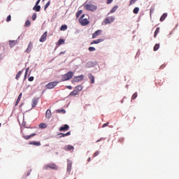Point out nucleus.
<instances>
[{"instance_id": "nucleus-23", "label": "nucleus", "mask_w": 179, "mask_h": 179, "mask_svg": "<svg viewBox=\"0 0 179 179\" xmlns=\"http://www.w3.org/2000/svg\"><path fill=\"white\" fill-rule=\"evenodd\" d=\"M41 9V6H38V5H36V6L34 7L33 10H36V12H40Z\"/></svg>"}, {"instance_id": "nucleus-52", "label": "nucleus", "mask_w": 179, "mask_h": 179, "mask_svg": "<svg viewBox=\"0 0 179 179\" xmlns=\"http://www.w3.org/2000/svg\"><path fill=\"white\" fill-rule=\"evenodd\" d=\"M19 101H18V100L17 99V101H16V102H15V106H17V104H19Z\"/></svg>"}, {"instance_id": "nucleus-51", "label": "nucleus", "mask_w": 179, "mask_h": 179, "mask_svg": "<svg viewBox=\"0 0 179 179\" xmlns=\"http://www.w3.org/2000/svg\"><path fill=\"white\" fill-rule=\"evenodd\" d=\"M41 0H38L37 1H36V5L37 6H38V3H40V1H41Z\"/></svg>"}, {"instance_id": "nucleus-5", "label": "nucleus", "mask_w": 179, "mask_h": 179, "mask_svg": "<svg viewBox=\"0 0 179 179\" xmlns=\"http://www.w3.org/2000/svg\"><path fill=\"white\" fill-rule=\"evenodd\" d=\"M59 83V82L58 81L51 82L46 85V87L47 89H54L55 86H57V85H58Z\"/></svg>"}, {"instance_id": "nucleus-17", "label": "nucleus", "mask_w": 179, "mask_h": 179, "mask_svg": "<svg viewBox=\"0 0 179 179\" xmlns=\"http://www.w3.org/2000/svg\"><path fill=\"white\" fill-rule=\"evenodd\" d=\"M10 47V48H13V47H15L16 44H17V41H9Z\"/></svg>"}, {"instance_id": "nucleus-44", "label": "nucleus", "mask_w": 179, "mask_h": 179, "mask_svg": "<svg viewBox=\"0 0 179 179\" xmlns=\"http://www.w3.org/2000/svg\"><path fill=\"white\" fill-rule=\"evenodd\" d=\"M20 99H22V92L19 94L17 100H18V101H20Z\"/></svg>"}, {"instance_id": "nucleus-19", "label": "nucleus", "mask_w": 179, "mask_h": 179, "mask_svg": "<svg viewBox=\"0 0 179 179\" xmlns=\"http://www.w3.org/2000/svg\"><path fill=\"white\" fill-rule=\"evenodd\" d=\"M88 78L89 79L91 80V83H94V76L93 75H92V73H90L88 75Z\"/></svg>"}, {"instance_id": "nucleus-45", "label": "nucleus", "mask_w": 179, "mask_h": 179, "mask_svg": "<svg viewBox=\"0 0 179 179\" xmlns=\"http://www.w3.org/2000/svg\"><path fill=\"white\" fill-rule=\"evenodd\" d=\"M27 72H29V68H27L26 69V71H25V75H24V78L26 79L27 76Z\"/></svg>"}, {"instance_id": "nucleus-6", "label": "nucleus", "mask_w": 179, "mask_h": 179, "mask_svg": "<svg viewBox=\"0 0 179 179\" xmlns=\"http://www.w3.org/2000/svg\"><path fill=\"white\" fill-rule=\"evenodd\" d=\"M84 78H85V76H83V75H81L79 76L74 77L73 80V82H80V80H83Z\"/></svg>"}, {"instance_id": "nucleus-47", "label": "nucleus", "mask_w": 179, "mask_h": 179, "mask_svg": "<svg viewBox=\"0 0 179 179\" xmlns=\"http://www.w3.org/2000/svg\"><path fill=\"white\" fill-rule=\"evenodd\" d=\"M108 124H110V122H107V123L103 124L102 127L106 128V127L108 126Z\"/></svg>"}, {"instance_id": "nucleus-33", "label": "nucleus", "mask_w": 179, "mask_h": 179, "mask_svg": "<svg viewBox=\"0 0 179 179\" xmlns=\"http://www.w3.org/2000/svg\"><path fill=\"white\" fill-rule=\"evenodd\" d=\"M134 13L135 15H138V13H139V8L138 7H136L134 10H133Z\"/></svg>"}, {"instance_id": "nucleus-21", "label": "nucleus", "mask_w": 179, "mask_h": 179, "mask_svg": "<svg viewBox=\"0 0 179 179\" xmlns=\"http://www.w3.org/2000/svg\"><path fill=\"white\" fill-rule=\"evenodd\" d=\"M104 40H103V39H96V40L92 41L91 44H99V43H101Z\"/></svg>"}, {"instance_id": "nucleus-14", "label": "nucleus", "mask_w": 179, "mask_h": 179, "mask_svg": "<svg viewBox=\"0 0 179 179\" xmlns=\"http://www.w3.org/2000/svg\"><path fill=\"white\" fill-rule=\"evenodd\" d=\"M32 48H33V43L31 42H29L28 47L25 50V52H30Z\"/></svg>"}, {"instance_id": "nucleus-22", "label": "nucleus", "mask_w": 179, "mask_h": 179, "mask_svg": "<svg viewBox=\"0 0 179 179\" xmlns=\"http://www.w3.org/2000/svg\"><path fill=\"white\" fill-rule=\"evenodd\" d=\"M83 87L82 85H78L75 87V90L79 93V92H82Z\"/></svg>"}, {"instance_id": "nucleus-54", "label": "nucleus", "mask_w": 179, "mask_h": 179, "mask_svg": "<svg viewBox=\"0 0 179 179\" xmlns=\"http://www.w3.org/2000/svg\"><path fill=\"white\" fill-rule=\"evenodd\" d=\"M161 69H163V68H164V65H162V66H161Z\"/></svg>"}, {"instance_id": "nucleus-39", "label": "nucleus", "mask_w": 179, "mask_h": 179, "mask_svg": "<svg viewBox=\"0 0 179 179\" xmlns=\"http://www.w3.org/2000/svg\"><path fill=\"white\" fill-rule=\"evenodd\" d=\"M89 51L90 52H93V51H96V48H93V47H90L88 48Z\"/></svg>"}, {"instance_id": "nucleus-58", "label": "nucleus", "mask_w": 179, "mask_h": 179, "mask_svg": "<svg viewBox=\"0 0 179 179\" xmlns=\"http://www.w3.org/2000/svg\"><path fill=\"white\" fill-rule=\"evenodd\" d=\"M150 13H152V10H150Z\"/></svg>"}, {"instance_id": "nucleus-53", "label": "nucleus", "mask_w": 179, "mask_h": 179, "mask_svg": "<svg viewBox=\"0 0 179 179\" xmlns=\"http://www.w3.org/2000/svg\"><path fill=\"white\" fill-rule=\"evenodd\" d=\"M62 54H65V52H61L59 53V55H62Z\"/></svg>"}, {"instance_id": "nucleus-9", "label": "nucleus", "mask_w": 179, "mask_h": 179, "mask_svg": "<svg viewBox=\"0 0 179 179\" xmlns=\"http://www.w3.org/2000/svg\"><path fill=\"white\" fill-rule=\"evenodd\" d=\"M45 40H47V31H45L41 37L39 41L41 43H44V41H45Z\"/></svg>"}, {"instance_id": "nucleus-56", "label": "nucleus", "mask_w": 179, "mask_h": 179, "mask_svg": "<svg viewBox=\"0 0 179 179\" xmlns=\"http://www.w3.org/2000/svg\"><path fill=\"white\" fill-rule=\"evenodd\" d=\"M90 160H91V158L89 157L88 159H87V162H90Z\"/></svg>"}, {"instance_id": "nucleus-41", "label": "nucleus", "mask_w": 179, "mask_h": 179, "mask_svg": "<svg viewBox=\"0 0 179 179\" xmlns=\"http://www.w3.org/2000/svg\"><path fill=\"white\" fill-rule=\"evenodd\" d=\"M28 80H29V82H33V80H34V77H33V76L29 77Z\"/></svg>"}, {"instance_id": "nucleus-61", "label": "nucleus", "mask_w": 179, "mask_h": 179, "mask_svg": "<svg viewBox=\"0 0 179 179\" xmlns=\"http://www.w3.org/2000/svg\"><path fill=\"white\" fill-rule=\"evenodd\" d=\"M75 179H76V178H75Z\"/></svg>"}, {"instance_id": "nucleus-40", "label": "nucleus", "mask_w": 179, "mask_h": 179, "mask_svg": "<svg viewBox=\"0 0 179 179\" xmlns=\"http://www.w3.org/2000/svg\"><path fill=\"white\" fill-rule=\"evenodd\" d=\"M99 153L100 152L99 151L95 152L93 155V157H96V156H99Z\"/></svg>"}, {"instance_id": "nucleus-55", "label": "nucleus", "mask_w": 179, "mask_h": 179, "mask_svg": "<svg viewBox=\"0 0 179 179\" xmlns=\"http://www.w3.org/2000/svg\"><path fill=\"white\" fill-rule=\"evenodd\" d=\"M100 141H101V138H100L99 140H97L96 143L100 142Z\"/></svg>"}, {"instance_id": "nucleus-3", "label": "nucleus", "mask_w": 179, "mask_h": 179, "mask_svg": "<svg viewBox=\"0 0 179 179\" xmlns=\"http://www.w3.org/2000/svg\"><path fill=\"white\" fill-rule=\"evenodd\" d=\"M79 23L81 26H87L90 23L87 18H85V14L82 15L81 17L79 18Z\"/></svg>"}, {"instance_id": "nucleus-1", "label": "nucleus", "mask_w": 179, "mask_h": 179, "mask_svg": "<svg viewBox=\"0 0 179 179\" xmlns=\"http://www.w3.org/2000/svg\"><path fill=\"white\" fill-rule=\"evenodd\" d=\"M43 170H58V165L54 163L46 164L43 166Z\"/></svg>"}, {"instance_id": "nucleus-7", "label": "nucleus", "mask_w": 179, "mask_h": 179, "mask_svg": "<svg viewBox=\"0 0 179 179\" xmlns=\"http://www.w3.org/2000/svg\"><path fill=\"white\" fill-rule=\"evenodd\" d=\"M59 131H63V132H65V131H69V125L68 124H64V126L61 127L59 128Z\"/></svg>"}, {"instance_id": "nucleus-25", "label": "nucleus", "mask_w": 179, "mask_h": 179, "mask_svg": "<svg viewBox=\"0 0 179 179\" xmlns=\"http://www.w3.org/2000/svg\"><path fill=\"white\" fill-rule=\"evenodd\" d=\"M159 31H160V28L157 27L154 34L155 38H156V37L157 36V34H159Z\"/></svg>"}, {"instance_id": "nucleus-42", "label": "nucleus", "mask_w": 179, "mask_h": 179, "mask_svg": "<svg viewBox=\"0 0 179 179\" xmlns=\"http://www.w3.org/2000/svg\"><path fill=\"white\" fill-rule=\"evenodd\" d=\"M11 19H12V17L10 15H8L7 17L6 22H10Z\"/></svg>"}, {"instance_id": "nucleus-37", "label": "nucleus", "mask_w": 179, "mask_h": 179, "mask_svg": "<svg viewBox=\"0 0 179 179\" xmlns=\"http://www.w3.org/2000/svg\"><path fill=\"white\" fill-rule=\"evenodd\" d=\"M30 24H31V23L30 22L29 20H27L26 22H25V26L27 27H30Z\"/></svg>"}, {"instance_id": "nucleus-38", "label": "nucleus", "mask_w": 179, "mask_h": 179, "mask_svg": "<svg viewBox=\"0 0 179 179\" xmlns=\"http://www.w3.org/2000/svg\"><path fill=\"white\" fill-rule=\"evenodd\" d=\"M36 19H37V14L34 13L32 15V20H36Z\"/></svg>"}, {"instance_id": "nucleus-46", "label": "nucleus", "mask_w": 179, "mask_h": 179, "mask_svg": "<svg viewBox=\"0 0 179 179\" xmlns=\"http://www.w3.org/2000/svg\"><path fill=\"white\" fill-rule=\"evenodd\" d=\"M59 113H63V114H65L66 111L65 109H62V110H57Z\"/></svg>"}, {"instance_id": "nucleus-43", "label": "nucleus", "mask_w": 179, "mask_h": 179, "mask_svg": "<svg viewBox=\"0 0 179 179\" xmlns=\"http://www.w3.org/2000/svg\"><path fill=\"white\" fill-rule=\"evenodd\" d=\"M115 20V18H114V17H110V18H109V21L110 22V23H113V22Z\"/></svg>"}, {"instance_id": "nucleus-2", "label": "nucleus", "mask_w": 179, "mask_h": 179, "mask_svg": "<svg viewBox=\"0 0 179 179\" xmlns=\"http://www.w3.org/2000/svg\"><path fill=\"white\" fill-rule=\"evenodd\" d=\"M83 6L85 10H90L91 12H94V10H97V6L93 4L85 3Z\"/></svg>"}, {"instance_id": "nucleus-29", "label": "nucleus", "mask_w": 179, "mask_h": 179, "mask_svg": "<svg viewBox=\"0 0 179 179\" xmlns=\"http://www.w3.org/2000/svg\"><path fill=\"white\" fill-rule=\"evenodd\" d=\"M82 13H83V10H78L76 14V17L77 18L79 17V16H80V15H82Z\"/></svg>"}, {"instance_id": "nucleus-18", "label": "nucleus", "mask_w": 179, "mask_h": 179, "mask_svg": "<svg viewBox=\"0 0 179 179\" xmlns=\"http://www.w3.org/2000/svg\"><path fill=\"white\" fill-rule=\"evenodd\" d=\"M38 103V101L37 99H34L32 100V108H34L37 106V103Z\"/></svg>"}, {"instance_id": "nucleus-57", "label": "nucleus", "mask_w": 179, "mask_h": 179, "mask_svg": "<svg viewBox=\"0 0 179 179\" xmlns=\"http://www.w3.org/2000/svg\"><path fill=\"white\" fill-rule=\"evenodd\" d=\"M1 125H2V124L0 123V127H1Z\"/></svg>"}, {"instance_id": "nucleus-35", "label": "nucleus", "mask_w": 179, "mask_h": 179, "mask_svg": "<svg viewBox=\"0 0 179 179\" xmlns=\"http://www.w3.org/2000/svg\"><path fill=\"white\" fill-rule=\"evenodd\" d=\"M138 97V93L135 92L132 96H131V100H135Z\"/></svg>"}, {"instance_id": "nucleus-8", "label": "nucleus", "mask_w": 179, "mask_h": 179, "mask_svg": "<svg viewBox=\"0 0 179 179\" xmlns=\"http://www.w3.org/2000/svg\"><path fill=\"white\" fill-rule=\"evenodd\" d=\"M36 135H37L36 134H31L29 136H26V135L23 134L22 138L24 139H25L26 141H29V139L33 138V136H36Z\"/></svg>"}, {"instance_id": "nucleus-16", "label": "nucleus", "mask_w": 179, "mask_h": 179, "mask_svg": "<svg viewBox=\"0 0 179 179\" xmlns=\"http://www.w3.org/2000/svg\"><path fill=\"white\" fill-rule=\"evenodd\" d=\"M29 145H33L34 146H41V143L40 141H31Z\"/></svg>"}, {"instance_id": "nucleus-60", "label": "nucleus", "mask_w": 179, "mask_h": 179, "mask_svg": "<svg viewBox=\"0 0 179 179\" xmlns=\"http://www.w3.org/2000/svg\"><path fill=\"white\" fill-rule=\"evenodd\" d=\"M178 40H179V36L178 37Z\"/></svg>"}, {"instance_id": "nucleus-10", "label": "nucleus", "mask_w": 179, "mask_h": 179, "mask_svg": "<svg viewBox=\"0 0 179 179\" xmlns=\"http://www.w3.org/2000/svg\"><path fill=\"white\" fill-rule=\"evenodd\" d=\"M52 115V113H51V110L48 109L46 113H45V117L50 120Z\"/></svg>"}, {"instance_id": "nucleus-12", "label": "nucleus", "mask_w": 179, "mask_h": 179, "mask_svg": "<svg viewBox=\"0 0 179 179\" xmlns=\"http://www.w3.org/2000/svg\"><path fill=\"white\" fill-rule=\"evenodd\" d=\"M100 34H101V30H97L92 34V38H96Z\"/></svg>"}, {"instance_id": "nucleus-26", "label": "nucleus", "mask_w": 179, "mask_h": 179, "mask_svg": "<svg viewBox=\"0 0 179 179\" xmlns=\"http://www.w3.org/2000/svg\"><path fill=\"white\" fill-rule=\"evenodd\" d=\"M167 17V13H164L160 17V22H164V20Z\"/></svg>"}, {"instance_id": "nucleus-24", "label": "nucleus", "mask_w": 179, "mask_h": 179, "mask_svg": "<svg viewBox=\"0 0 179 179\" xmlns=\"http://www.w3.org/2000/svg\"><path fill=\"white\" fill-rule=\"evenodd\" d=\"M67 29H68V26L66 24H63L60 27L61 31H65V30H66Z\"/></svg>"}, {"instance_id": "nucleus-30", "label": "nucleus", "mask_w": 179, "mask_h": 179, "mask_svg": "<svg viewBox=\"0 0 179 179\" xmlns=\"http://www.w3.org/2000/svg\"><path fill=\"white\" fill-rule=\"evenodd\" d=\"M21 76H22V71H19V72L17 73L16 76H15V79H16L17 80H19V78H20Z\"/></svg>"}, {"instance_id": "nucleus-31", "label": "nucleus", "mask_w": 179, "mask_h": 179, "mask_svg": "<svg viewBox=\"0 0 179 179\" xmlns=\"http://www.w3.org/2000/svg\"><path fill=\"white\" fill-rule=\"evenodd\" d=\"M159 48H160V44L157 43V44L154 46V51H157V50H159Z\"/></svg>"}, {"instance_id": "nucleus-20", "label": "nucleus", "mask_w": 179, "mask_h": 179, "mask_svg": "<svg viewBox=\"0 0 179 179\" xmlns=\"http://www.w3.org/2000/svg\"><path fill=\"white\" fill-rule=\"evenodd\" d=\"M78 94H79V92H78V90H73V92H71L70 94H69V96H78Z\"/></svg>"}, {"instance_id": "nucleus-49", "label": "nucleus", "mask_w": 179, "mask_h": 179, "mask_svg": "<svg viewBox=\"0 0 179 179\" xmlns=\"http://www.w3.org/2000/svg\"><path fill=\"white\" fill-rule=\"evenodd\" d=\"M113 0H108V1H107L108 5L110 4V3H111L113 2Z\"/></svg>"}, {"instance_id": "nucleus-4", "label": "nucleus", "mask_w": 179, "mask_h": 179, "mask_svg": "<svg viewBox=\"0 0 179 179\" xmlns=\"http://www.w3.org/2000/svg\"><path fill=\"white\" fill-rule=\"evenodd\" d=\"M73 78V72L69 71L67 73L62 76V80L65 82V80H71Z\"/></svg>"}, {"instance_id": "nucleus-36", "label": "nucleus", "mask_w": 179, "mask_h": 179, "mask_svg": "<svg viewBox=\"0 0 179 179\" xmlns=\"http://www.w3.org/2000/svg\"><path fill=\"white\" fill-rule=\"evenodd\" d=\"M51 4V1H48V3L45 4V7H44V10H45V9H47V8H48L50 6V5Z\"/></svg>"}, {"instance_id": "nucleus-11", "label": "nucleus", "mask_w": 179, "mask_h": 179, "mask_svg": "<svg viewBox=\"0 0 179 179\" xmlns=\"http://www.w3.org/2000/svg\"><path fill=\"white\" fill-rule=\"evenodd\" d=\"M72 170V162L69 161L67 164V173H71Z\"/></svg>"}, {"instance_id": "nucleus-48", "label": "nucleus", "mask_w": 179, "mask_h": 179, "mask_svg": "<svg viewBox=\"0 0 179 179\" xmlns=\"http://www.w3.org/2000/svg\"><path fill=\"white\" fill-rule=\"evenodd\" d=\"M135 0H131L130 1V5H134V3H135Z\"/></svg>"}, {"instance_id": "nucleus-32", "label": "nucleus", "mask_w": 179, "mask_h": 179, "mask_svg": "<svg viewBox=\"0 0 179 179\" xmlns=\"http://www.w3.org/2000/svg\"><path fill=\"white\" fill-rule=\"evenodd\" d=\"M117 9H118V6H114V7L111 9L110 13H114V12H115V10H117Z\"/></svg>"}, {"instance_id": "nucleus-13", "label": "nucleus", "mask_w": 179, "mask_h": 179, "mask_svg": "<svg viewBox=\"0 0 179 179\" xmlns=\"http://www.w3.org/2000/svg\"><path fill=\"white\" fill-rule=\"evenodd\" d=\"M69 135H71V131H69V132H67V133H66V134L59 133V134H58V136H59V138H64V137H65V136H69Z\"/></svg>"}, {"instance_id": "nucleus-28", "label": "nucleus", "mask_w": 179, "mask_h": 179, "mask_svg": "<svg viewBox=\"0 0 179 179\" xmlns=\"http://www.w3.org/2000/svg\"><path fill=\"white\" fill-rule=\"evenodd\" d=\"M39 128H41V129H44V128H47V124L45 123H41L39 124Z\"/></svg>"}, {"instance_id": "nucleus-50", "label": "nucleus", "mask_w": 179, "mask_h": 179, "mask_svg": "<svg viewBox=\"0 0 179 179\" xmlns=\"http://www.w3.org/2000/svg\"><path fill=\"white\" fill-rule=\"evenodd\" d=\"M67 89H69V90H72V86L71 85H68L66 86Z\"/></svg>"}, {"instance_id": "nucleus-59", "label": "nucleus", "mask_w": 179, "mask_h": 179, "mask_svg": "<svg viewBox=\"0 0 179 179\" xmlns=\"http://www.w3.org/2000/svg\"><path fill=\"white\" fill-rule=\"evenodd\" d=\"M136 1H138V0H134V1H136Z\"/></svg>"}, {"instance_id": "nucleus-34", "label": "nucleus", "mask_w": 179, "mask_h": 179, "mask_svg": "<svg viewBox=\"0 0 179 179\" xmlns=\"http://www.w3.org/2000/svg\"><path fill=\"white\" fill-rule=\"evenodd\" d=\"M103 22L105 24H110V18H106Z\"/></svg>"}, {"instance_id": "nucleus-15", "label": "nucleus", "mask_w": 179, "mask_h": 179, "mask_svg": "<svg viewBox=\"0 0 179 179\" xmlns=\"http://www.w3.org/2000/svg\"><path fill=\"white\" fill-rule=\"evenodd\" d=\"M75 148H73V145H68L64 147V150L69 151V150H73Z\"/></svg>"}, {"instance_id": "nucleus-27", "label": "nucleus", "mask_w": 179, "mask_h": 179, "mask_svg": "<svg viewBox=\"0 0 179 179\" xmlns=\"http://www.w3.org/2000/svg\"><path fill=\"white\" fill-rule=\"evenodd\" d=\"M65 43V40L60 38L57 42V45H61Z\"/></svg>"}]
</instances>
